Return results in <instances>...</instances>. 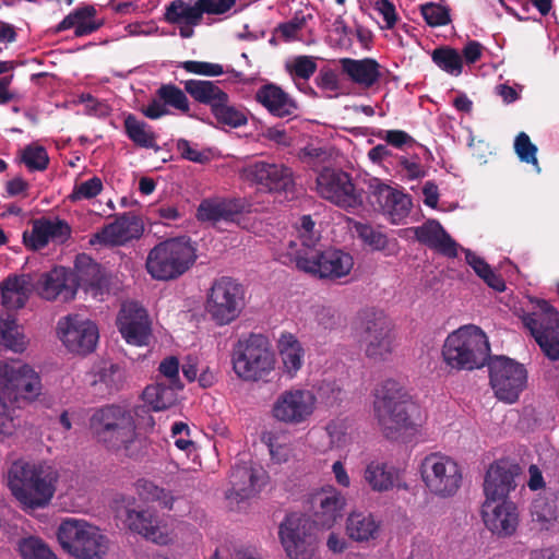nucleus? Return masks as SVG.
Wrapping results in <instances>:
<instances>
[{
    "label": "nucleus",
    "mask_w": 559,
    "mask_h": 559,
    "mask_svg": "<svg viewBox=\"0 0 559 559\" xmlns=\"http://www.w3.org/2000/svg\"><path fill=\"white\" fill-rule=\"evenodd\" d=\"M180 67L189 73L204 76H218L224 73L222 64L206 61L188 60L183 61Z\"/></svg>",
    "instance_id": "e2e57ef3"
},
{
    "label": "nucleus",
    "mask_w": 559,
    "mask_h": 559,
    "mask_svg": "<svg viewBox=\"0 0 559 559\" xmlns=\"http://www.w3.org/2000/svg\"><path fill=\"white\" fill-rule=\"evenodd\" d=\"M57 539L64 551L78 559H100L103 536L96 526L84 520H62Z\"/></svg>",
    "instance_id": "ddd939ff"
},
{
    "label": "nucleus",
    "mask_w": 559,
    "mask_h": 559,
    "mask_svg": "<svg viewBox=\"0 0 559 559\" xmlns=\"http://www.w3.org/2000/svg\"><path fill=\"white\" fill-rule=\"evenodd\" d=\"M314 524L305 514L289 513L278 527L281 543L289 559H312L317 549Z\"/></svg>",
    "instance_id": "4468645a"
},
{
    "label": "nucleus",
    "mask_w": 559,
    "mask_h": 559,
    "mask_svg": "<svg viewBox=\"0 0 559 559\" xmlns=\"http://www.w3.org/2000/svg\"><path fill=\"white\" fill-rule=\"evenodd\" d=\"M354 329L360 349L369 360L383 362L390 359L394 335L392 323L383 311L374 308L359 311Z\"/></svg>",
    "instance_id": "423d86ee"
},
{
    "label": "nucleus",
    "mask_w": 559,
    "mask_h": 559,
    "mask_svg": "<svg viewBox=\"0 0 559 559\" xmlns=\"http://www.w3.org/2000/svg\"><path fill=\"white\" fill-rule=\"evenodd\" d=\"M242 174L247 181L267 192H288L295 185L292 168L284 164L258 160L246 166Z\"/></svg>",
    "instance_id": "a211bd4d"
},
{
    "label": "nucleus",
    "mask_w": 559,
    "mask_h": 559,
    "mask_svg": "<svg viewBox=\"0 0 559 559\" xmlns=\"http://www.w3.org/2000/svg\"><path fill=\"white\" fill-rule=\"evenodd\" d=\"M183 88L197 103L210 107L211 114L223 102H227L228 94L221 88L217 82L209 80L190 79L182 82Z\"/></svg>",
    "instance_id": "f704fd0d"
},
{
    "label": "nucleus",
    "mask_w": 559,
    "mask_h": 559,
    "mask_svg": "<svg viewBox=\"0 0 559 559\" xmlns=\"http://www.w3.org/2000/svg\"><path fill=\"white\" fill-rule=\"evenodd\" d=\"M180 364L176 356H168L164 358L159 366V373L166 378L167 382L173 384L175 388H183V383L179 377Z\"/></svg>",
    "instance_id": "0e129e2a"
},
{
    "label": "nucleus",
    "mask_w": 559,
    "mask_h": 559,
    "mask_svg": "<svg viewBox=\"0 0 559 559\" xmlns=\"http://www.w3.org/2000/svg\"><path fill=\"white\" fill-rule=\"evenodd\" d=\"M116 323L121 336L129 345L138 347L150 345L152 321L146 309L139 302L122 304Z\"/></svg>",
    "instance_id": "6ab92c4d"
},
{
    "label": "nucleus",
    "mask_w": 559,
    "mask_h": 559,
    "mask_svg": "<svg viewBox=\"0 0 559 559\" xmlns=\"http://www.w3.org/2000/svg\"><path fill=\"white\" fill-rule=\"evenodd\" d=\"M103 190V181L98 177L90 178L82 182H76L69 195L72 202L90 200L98 195Z\"/></svg>",
    "instance_id": "bf43d9fd"
},
{
    "label": "nucleus",
    "mask_w": 559,
    "mask_h": 559,
    "mask_svg": "<svg viewBox=\"0 0 559 559\" xmlns=\"http://www.w3.org/2000/svg\"><path fill=\"white\" fill-rule=\"evenodd\" d=\"M40 393V377L32 367L0 364L1 405L21 408L35 401Z\"/></svg>",
    "instance_id": "0eeeda50"
},
{
    "label": "nucleus",
    "mask_w": 559,
    "mask_h": 559,
    "mask_svg": "<svg viewBox=\"0 0 559 559\" xmlns=\"http://www.w3.org/2000/svg\"><path fill=\"white\" fill-rule=\"evenodd\" d=\"M186 91L177 85L168 83L162 84L156 91L158 98L164 102L165 106H170L183 115H190V103L186 95Z\"/></svg>",
    "instance_id": "09e8293b"
},
{
    "label": "nucleus",
    "mask_w": 559,
    "mask_h": 559,
    "mask_svg": "<svg viewBox=\"0 0 559 559\" xmlns=\"http://www.w3.org/2000/svg\"><path fill=\"white\" fill-rule=\"evenodd\" d=\"M319 240L320 235L318 233L297 234L296 238L289 240L287 246L286 257L288 262L295 263L299 271L305 272L321 251L317 248Z\"/></svg>",
    "instance_id": "2f4dec72"
},
{
    "label": "nucleus",
    "mask_w": 559,
    "mask_h": 559,
    "mask_svg": "<svg viewBox=\"0 0 559 559\" xmlns=\"http://www.w3.org/2000/svg\"><path fill=\"white\" fill-rule=\"evenodd\" d=\"M277 348L282 361V371L285 377L293 379L304 366L305 349L297 337L292 333H282Z\"/></svg>",
    "instance_id": "c9c22d12"
},
{
    "label": "nucleus",
    "mask_w": 559,
    "mask_h": 559,
    "mask_svg": "<svg viewBox=\"0 0 559 559\" xmlns=\"http://www.w3.org/2000/svg\"><path fill=\"white\" fill-rule=\"evenodd\" d=\"M260 472L251 463H235L229 475L230 488L228 499L245 500L255 496L260 490Z\"/></svg>",
    "instance_id": "bb28decb"
},
{
    "label": "nucleus",
    "mask_w": 559,
    "mask_h": 559,
    "mask_svg": "<svg viewBox=\"0 0 559 559\" xmlns=\"http://www.w3.org/2000/svg\"><path fill=\"white\" fill-rule=\"evenodd\" d=\"M420 12L424 20L429 26H442L447 25L450 22L449 10L439 3H425L421 5Z\"/></svg>",
    "instance_id": "052dcab7"
},
{
    "label": "nucleus",
    "mask_w": 559,
    "mask_h": 559,
    "mask_svg": "<svg viewBox=\"0 0 559 559\" xmlns=\"http://www.w3.org/2000/svg\"><path fill=\"white\" fill-rule=\"evenodd\" d=\"M432 62L442 71L459 76L463 71V59L460 52L450 46H440L431 52Z\"/></svg>",
    "instance_id": "49530a36"
},
{
    "label": "nucleus",
    "mask_w": 559,
    "mask_h": 559,
    "mask_svg": "<svg viewBox=\"0 0 559 559\" xmlns=\"http://www.w3.org/2000/svg\"><path fill=\"white\" fill-rule=\"evenodd\" d=\"M127 523L132 532L156 544L167 545L170 540L168 534L162 532L157 515L150 510H129Z\"/></svg>",
    "instance_id": "473e14b6"
},
{
    "label": "nucleus",
    "mask_w": 559,
    "mask_h": 559,
    "mask_svg": "<svg viewBox=\"0 0 559 559\" xmlns=\"http://www.w3.org/2000/svg\"><path fill=\"white\" fill-rule=\"evenodd\" d=\"M345 533L357 543L374 540L380 533V521L371 512L353 511L346 519Z\"/></svg>",
    "instance_id": "72a5a7b5"
},
{
    "label": "nucleus",
    "mask_w": 559,
    "mask_h": 559,
    "mask_svg": "<svg viewBox=\"0 0 559 559\" xmlns=\"http://www.w3.org/2000/svg\"><path fill=\"white\" fill-rule=\"evenodd\" d=\"M240 209L233 201L203 200L197 211V217L201 222L234 221Z\"/></svg>",
    "instance_id": "37998d69"
},
{
    "label": "nucleus",
    "mask_w": 559,
    "mask_h": 559,
    "mask_svg": "<svg viewBox=\"0 0 559 559\" xmlns=\"http://www.w3.org/2000/svg\"><path fill=\"white\" fill-rule=\"evenodd\" d=\"M316 182L319 195L338 207L349 210L362 205V193L346 171L324 168Z\"/></svg>",
    "instance_id": "2eb2a0df"
},
{
    "label": "nucleus",
    "mask_w": 559,
    "mask_h": 559,
    "mask_svg": "<svg viewBox=\"0 0 559 559\" xmlns=\"http://www.w3.org/2000/svg\"><path fill=\"white\" fill-rule=\"evenodd\" d=\"M490 357L488 338L476 325H464L450 333L442 346L444 362L456 370L479 369Z\"/></svg>",
    "instance_id": "20e7f679"
},
{
    "label": "nucleus",
    "mask_w": 559,
    "mask_h": 559,
    "mask_svg": "<svg viewBox=\"0 0 559 559\" xmlns=\"http://www.w3.org/2000/svg\"><path fill=\"white\" fill-rule=\"evenodd\" d=\"M212 115L218 124L227 126L233 129L243 127L248 123L246 109L231 104L229 97L227 102H223Z\"/></svg>",
    "instance_id": "de8ad7c7"
},
{
    "label": "nucleus",
    "mask_w": 559,
    "mask_h": 559,
    "mask_svg": "<svg viewBox=\"0 0 559 559\" xmlns=\"http://www.w3.org/2000/svg\"><path fill=\"white\" fill-rule=\"evenodd\" d=\"M123 130L127 138L138 147L160 151L157 143L158 134L154 128L145 120L138 118L133 114H126L123 118Z\"/></svg>",
    "instance_id": "e433bc0d"
},
{
    "label": "nucleus",
    "mask_w": 559,
    "mask_h": 559,
    "mask_svg": "<svg viewBox=\"0 0 559 559\" xmlns=\"http://www.w3.org/2000/svg\"><path fill=\"white\" fill-rule=\"evenodd\" d=\"M420 476L430 493L448 498L454 496L462 484L459 463L440 452L430 453L420 463Z\"/></svg>",
    "instance_id": "f8f14e48"
},
{
    "label": "nucleus",
    "mask_w": 559,
    "mask_h": 559,
    "mask_svg": "<svg viewBox=\"0 0 559 559\" xmlns=\"http://www.w3.org/2000/svg\"><path fill=\"white\" fill-rule=\"evenodd\" d=\"M317 62L311 56H297L292 62L286 63L287 72L297 79L308 81L317 71Z\"/></svg>",
    "instance_id": "5fc2aeb1"
},
{
    "label": "nucleus",
    "mask_w": 559,
    "mask_h": 559,
    "mask_svg": "<svg viewBox=\"0 0 559 559\" xmlns=\"http://www.w3.org/2000/svg\"><path fill=\"white\" fill-rule=\"evenodd\" d=\"M129 386V377L124 367L111 365L107 372V393H116Z\"/></svg>",
    "instance_id": "680f3d73"
},
{
    "label": "nucleus",
    "mask_w": 559,
    "mask_h": 559,
    "mask_svg": "<svg viewBox=\"0 0 559 559\" xmlns=\"http://www.w3.org/2000/svg\"><path fill=\"white\" fill-rule=\"evenodd\" d=\"M411 209V198L407 194L395 190L394 197L390 199L383 214L388 215L392 223L399 224L408 216Z\"/></svg>",
    "instance_id": "603ef678"
},
{
    "label": "nucleus",
    "mask_w": 559,
    "mask_h": 559,
    "mask_svg": "<svg viewBox=\"0 0 559 559\" xmlns=\"http://www.w3.org/2000/svg\"><path fill=\"white\" fill-rule=\"evenodd\" d=\"M341 69L353 83L370 88L377 84L382 76L381 66L373 58L352 59L342 58L340 60Z\"/></svg>",
    "instance_id": "7c9ffc66"
},
{
    "label": "nucleus",
    "mask_w": 559,
    "mask_h": 559,
    "mask_svg": "<svg viewBox=\"0 0 559 559\" xmlns=\"http://www.w3.org/2000/svg\"><path fill=\"white\" fill-rule=\"evenodd\" d=\"M373 9L382 15L385 25L383 28L392 29L397 22L395 5L390 0H372Z\"/></svg>",
    "instance_id": "69168bd1"
},
{
    "label": "nucleus",
    "mask_w": 559,
    "mask_h": 559,
    "mask_svg": "<svg viewBox=\"0 0 559 559\" xmlns=\"http://www.w3.org/2000/svg\"><path fill=\"white\" fill-rule=\"evenodd\" d=\"M369 189V203L373 206L374 210L383 213L390 202V199L394 197L395 189L378 180H376L373 183H370Z\"/></svg>",
    "instance_id": "13d9d810"
},
{
    "label": "nucleus",
    "mask_w": 559,
    "mask_h": 559,
    "mask_svg": "<svg viewBox=\"0 0 559 559\" xmlns=\"http://www.w3.org/2000/svg\"><path fill=\"white\" fill-rule=\"evenodd\" d=\"M19 550L23 559H57L51 549L37 537L24 538Z\"/></svg>",
    "instance_id": "864d4df0"
},
{
    "label": "nucleus",
    "mask_w": 559,
    "mask_h": 559,
    "mask_svg": "<svg viewBox=\"0 0 559 559\" xmlns=\"http://www.w3.org/2000/svg\"><path fill=\"white\" fill-rule=\"evenodd\" d=\"M317 85L324 91L336 92L340 90V80L336 71L323 68L316 78Z\"/></svg>",
    "instance_id": "774afa93"
},
{
    "label": "nucleus",
    "mask_w": 559,
    "mask_h": 559,
    "mask_svg": "<svg viewBox=\"0 0 559 559\" xmlns=\"http://www.w3.org/2000/svg\"><path fill=\"white\" fill-rule=\"evenodd\" d=\"M364 479L373 491L384 492L400 486V469L379 461H371L365 468Z\"/></svg>",
    "instance_id": "4c0bfd02"
},
{
    "label": "nucleus",
    "mask_w": 559,
    "mask_h": 559,
    "mask_svg": "<svg viewBox=\"0 0 559 559\" xmlns=\"http://www.w3.org/2000/svg\"><path fill=\"white\" fill-rule=\"evenodd\" d=\"M1 302L8 310L21 309L29 296V282L22 276H9L0 283Z\"/></svg>",
    "instance_id": "a19ab883"
},
{
    "label": "nucleus",
    "mask_w": 559,
    "mask_h": 559,
    "mask_svg": "<svg viewBox=\"0 0 559 559\" xmlns=\"http://www.w3.org/2000/svg\"><path fill=\"white\" fill-rule=\"evenodd\" d=\"M465 260L477 276H479L490 288L496 292H503L506 289V283L502 276L496 273L481 257L477 255L469 249H466Z\"/></svg>",
    "instance_id": "a18cd8bd"
},
{
    "label": "nucleus",
    "mask_w": 559,
    "mask_h": 559,
    "mask_svg": "<svg viewBox=\"0 0 559 559\" xmlns=\"http://www.w3.org/2000/svg\"><path fill=\"white\" fill-rule=\"evenodd\" d=\"M71 236L70 225L58 217L35 218L32 221V231L23 233V243L26 248L38 251L45 248L49 241L64 243Z\"/></svg>",
    "instance_id": "4be33fe9"
},
{
    "label": "nucleus",
    "mask_w": 559,
    "mask_h": 559,
    "mask_svg": "<svg viewBox=\"0 0 559 559\" xmlns=\"http://www.w3.org/2000/svg\"><path fill=\"white\" fill-rule=\"evenodd\" d=\"M138 492L145 501L157 502L164 509H173L175 497L171 491L155 485L151 480H140L138 483Z\"/></svg>",
    "instance_id": "8fccbe9b"
},
{
    "label": "nucleus",
    "mask_w": 559,
    "mask_h": 559,
    "mask_svg": "<svg viewBox=\"0 0 559 559\" xmlns=\"http://www.w3.org/2000/svg\"><path fill=\"white\" fill-rule=\"evenodd\" d=\"M520 474V467L508 461H498L489 466L484 480L486 500H509V495L516 488L515 477Z\"/></svg>",
    "instance_id": "b1692460"
},
{
    "label": "nucleus",
    "mask_w": 559,
    "mask_h": 559,
    "mask_svg": "<svg viewBox=\"0 0 559 559\" xmlns=\"http://www.w3.org/2000/svg\"><path fill=\"white\" fill-rule=\"evenodd\" d=\"M255 100L278 118L294 116L298 110L297 102L273 83L262 85L255 93Z\"/></svg>",
    "instance_id": "c85d7f7f"
},
{
    "label": "nucleus",
    "mask_w": 559,
    "mask_h": 559,
    "mask_svg": "<svg viewBox=\"0 0 559 559\" xmlns=\"http://www.w3.org/2000/svg\"><path fill=\"white\" fill-rule=\"evenodd\" d=\"M197 260V249L188 237L164 240L152 248L146 259L147 273L157 281H171L185 274Z\"/></svg>",
    "instance_id": "39448f33"
},
{
    "label": "nucleus",
    "mask_w": 559,
    "mask_h": 559,
    "mask_svg": "<svg viewBox=\"0 0 559 559\" xmlns=\"http://www.w3.org/2000/svg\"><path fill=\"white\" fill-rule=\"evenodd\" d=\"M36 290L43 299L61 302L73 300L78 294L71 269L66 266H55L43 273L37 281Z\"/></svg>",
    "instance_id": "5701e85b"
},
{
    "label": "nucleus",
    "mask_w": 559,
    "mask_h": 559,
    "mask_svg": "<svg viewBox=\"0 0 559 559\" xmlns=\"http://www.w3.org/2000/svg\"><path fill=\"white\" fill-rule=\"evenodd\" d=\"M317 397L306 389L283 391L272 405V416L277 421L298 426L309 420L316 409Z\"/></svg>",
    "instance_id": "dca6fc26"
},
{
    "label": "nucleus",
    "mask_w": 559,
    "mask_h": 559,
    "mask_svg": "<svg viewBox=\"0 0 559 559\" xmlns=\"http://www.w3.org/2000/svg\"><path fill=\"white\" fill-rule=\"evenodd\" d=\"M58 334L72 353L86 355L97 345L99 333L96 324L79 314H69L58 321Z\"/></svg>",
    "instance_id": "f3484780"
},
{
    "label": "nucleus",
    "mask_w": 559,
    "mask_h": 559,
    "mask_svg": "<svg viewBox=\"0 0 559 559\" xmlns=\"http://www.w3.org/2000/svg\"><path fill=\"white\" fill-rule=\"evenodd\" d=\"M59 479L57 468L47 463H14L9 472V486L24 506L38 509L52 499Z\"/></svg>",
    "instance_id": "f03ea898"
},
{
    "label": "nucleus",
    "mask_w": 559,
    "mask_h": 559,
    "mask_svg": "<svg viewBox=\"0 0 559 559\" xmlns=\"http://www.w3.org/2000/svg\"><path fill=\"white\" fill-rule=\"evenodd\" d=\"M96 10L93 5L86 4L70 12L55 28L56 33L74 28V35L82 37L97 31L102 23L95 21Z\"/></svg>",
    "instance_id": "58836bf2"
},
{
    "label": "nucleus",
    "mask_w": 559,
    "mask_h": 559,
    "mask_svg": "<svg viewBox=\"0 0 559 559\" xmlns=\"http://www.w3.org/2000/svg\"><path fill=\"white\" fill-rule=\"evenodd\" d=\"M487 366L495 396L507 404L518 402L527 388L528 372L525 366L507 356H491Z\"/></svg>",
    "instance_id": "9b49d317"
},
{
    "label": "nucleus",
    "mask_w": 559,
    "mask_h": 559,
    "mask_svg": "<svg viewBox=\"0 0 559 559\" xmlns=\"http://www.w3.org/2000/svg\"><path fill=\"white\" fill-rule=\"evenodd\" d=\"M245 307V289L236 280L222 276L211 285L206 298V311L219 326L235 321Z\"/></svg>",
    "instance_id": "9d476101"
},
{
    "label": "nucleus",
    "mask_w": 559,
    "mask_h": 559,
    "mask_svg": "<svg viewBox=\"0 0 559 559\" xmlns=\"http://www.w3.org/2000/svg\"><path fill=\"white\" fill-rule=\"evenodd\" d=\"M531 513L534 521L548 524L557 520L559 515V495L557 491L547 490L534 499Z\"/></svg>",
    "instance_id": "c03bdc74"
},
{
    "label": "nucleus",
    "mask_w": 559,
    "mask_h": 559,
    "mask_svg": "<svg viewBox=\"0 0 559 559\" xmlns=\"http://www.w3.org/2000/svg\"><path fill=\"white\" fill-rule=\"evenodd\" d=\"M230 357L234 372L245 382H266L275 370V354L269 337L262 333L239 337Z\"/></svg>",
    "instance_id": "7ed1b4c3"
},
{
    "label": "nucleus",
    "mask_w": 559,
    "mask_h": 559,
    "mask_svg": "<svg viewBox=\"0 0 559 559\" xmlns=\"http://www.w3.org/2000/svg\"><path fill=\"white\" fill-rule=\"evenodd\" d=\"M164 19L169 24L198 26L203 19V12L198 0H173L166 8Z\"/></svg>",
    "instance_id": "ea45409f"
},
{
    "label": "nucleus",
    "mask_w": 559,
    "mask_h": 559,
    "mask_svg": "<svg viewBox=\"0 0 559 559\" xmlns=\"http://www.w3.org/2000/svg\"><path fill=\"white\" fill-rule=\"evenodd\" d=\"M144 224L140 216L132 212L115 215L114 222L107 223V246H124L141 238Z\"/></svg>",
    "instance_id": "cd10ccee"
},
{
    "label": "nucleus",
    "mask_w": 559,
    "mask_h": 559,
    "mask_svg": "<svg viewBox=\"0 0 559 559\" xmlns=\"http://www.w3.org/2000/svg\"><path fill=\"white\" fill-rule=\"evenodd\" d=\"M357 236L374 250H383L388 245V237L371 225L364 223H355L354 225Z\"/></svg>",
    "instance_id": "4d7b16f0"
},
{
    "label": "nucleus",
    "mask_w": 559,
    "mask_h": 559,
    "mask_svg": "<svg viewBox=\"0 0 559 559\" xmlns=\"http://www.w3.org/2000/svg\"><path fill=\"white\" fill-rule=\"evenodd\" d=\"M481 519L486 528L498 538L512 537L520 525L518 506L511 500H485L481 506Z\"/></svg>",
    "instance_id": "aec40b11"
},
{
    "label": "nucleus",
    "mask_w": 559,
    "mask_h": 559,
    "mask_svg": "<svg viewBox=\"0 0 559 559\" xmlns=\"http://www.w3.org/2000/svg\"><path fill=\"white\" fill-rule=\"evenodd\" d=\"M373 412L378 425L388 439H396L402 431L416 430L421 425L419 405L407 390L393 379L384 380L374 391Z\"/></svg>",
    "instance_id": "f257e3e1"
},
{
    "label": "nucleus",
    "mask_w": 559,
    "mask_h": 559,
    "mask_svg": "<svg viewBox=\"0 0 559 559\" xmlns=\"http://www.w3.org/2000/svg\"><path fill=\"white\" fill-rule=\"evenodd\" d=\"M20 160L29 171H44L49 165L47 150L37 143L26 145L21 151Z\"/></svg>",
    "instance_id": "3c124183"
},
{
    "label": "nucleus",
    "mask_w": 559,
    "mask_h": 559,
    "mask_svg": "<svg viewBox=\"0 0 559 559\" xmlns=\"http://www.w3.org/2000/svg\"><path fill=\"white\" fill-rule=\"evenodd\" d=\"M183 388H175L170 383L156 382L147 385L143 391L144 402L154 412L165 411L177 403V393Z\"/></svg>",
    "instance_id": "79ce46f5"
},
{
    "label": "nucleus",
    "mask_w": 559,
    "mask_h": 559,
    "mask_svg": "<svg viewBox=\"0 0 559 559\" xmlns=\"http://www.w3.org/2000/svg\"><path fill=\"white\" fill-rule=\"evenodd\" d=\"M532 302L534 310L522 316L523 325L549 360H559V312L547 300Z\"/></svg>",
    "instance_id": "1a4fd4ad"
},
{
    "label": "nucleus",
    "mask_w": 559,
    "mask_h": 559,
    "mask_svg": "<svg viewBox=\"0 0 559 559\" xmlns=\"http://www.w3.org/2000/svg\"><path fill=\"white\" fill-rule=\"evenodd\" d=\"M354 261L350 254L338 250H321L305 273L319 278H341L349 274Z\"/></svg>",
    "instance_id": "393cba45"
},
{
    "label": "nucleus",
    "mask_w": 559,
    "mask_h": 559,
    "mask_svg": "<svg viewBox=\"0 0 559 559\" xmlns=\"http://www.w3.org/2000/svg\"><path fill=\"white\" fill-rule=\"evenodd\" d=\"M310 511L316 526L331 528L342 519L347 499L333 486L322 487L310 496Z\"/></svg>",
    "instance_id": "412c9836"
},
{
    "label": "nucleus",
    "mask_w": 559,
    "mask_h": 559,
    "mask_svg": "<svg viewBox=\"0 0 559 559\" xmlns=\"http://www.w3.org/2000/svg\"><path fill=\"white\" fill-rule=\"evenodd\" d=\"M514 151L521 162L532 164L538 171L540 170L536 157L537 146L532 143L530 136L525 132H520L515 136Z\"/></svg>",
    "instance_id": "6e6d98bb"
},
{
    "label": "nucleus",
    "mask_w": 559,
    "mask_h": 559,
    "mask_svg": "<svg viewBox=\"0 0 559 559\" xmlns=\"http://www.w3.org/2000/svg\"><path fill=\"white\" fill-rule=\"evenodd\" d=\"M237 0H198L203 14L223 15L227 13Z\"/></svg>",
    "instance_id": "338daca9"
},
{
    "label": "nucleus",
    "mask_w": 559,
    "mask_h": 559,
    "mask_svg": "<svg viewBox=\"0 0 559 559\" xmlns=\"http://www.w3.org/2000/svg\"><path fill=\"white\" fill-rule=\"evenodd\" d=\"M415 236L419 242L448 258L457 255V243L438 221H427L421 226L416 227Z\"/></svg>",
    "instance_id": "c756f323"
},
{
    "label": "nucleus",
    "mask_w": 559,
    "mask_h": 559,
    "mask_svg": "<svg viewBox=\"0 0 559 559\" xmlns=\"http://www.w3.org/2000/svg\"><path fill=\"white\" fill-rule=\"evenodd\" d=\"M72 281L79 288L90 293L93 297L103 294V282L105 280V272L102 263L96 261L87 253H78L73 262Z\"/></svg>",
    "instance_id": "a878e982"
},
{
    "label": "nucleus",
    "mask_w": 559,
    "mask_h": 559,
    "mask_svg": "<svg viewBox=\"0 0 559 559\" xmlns=\"http://www.w3.org/2000/svg\"><path fill=\"white\" fill-rule=\"evenodd\" d=\"M107 448L132 460H141L146 454L145 441L136 435L131 412L121 406H107Z\"/></svg>",
    "instance_id": "6e6552de"
}]
</instances>
